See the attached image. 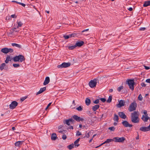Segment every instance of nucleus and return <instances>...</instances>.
<instances>
[{
  "instance_id": "nucleus-33",
  "label": "nucleus",
  "mask_w": 150,
  "mask_h": 150,
  "mask_svg": "<svg viewBox=\"0 0 150 150\" xmlns=\"http://www.w3.org/2000/svg\"><path fill=\"white\" fill-rule=\"evenodd\" d=\"M76 47V46L75 45H72L71 46H69L68 47V49L69 50H72L74 49Z\"/></svg>"
},
{
  "instance_id": "nucleus-23",
  "label": "nucleus",
  "mask_w": 150,
  "mask_h": 150,
  "mask_svg": "<svg viewBox=\"0 0 150 150\" xmlns=\"http://www.w3.org/2000/svg\"><path fill=\"white\" fill-rule=\"evenodd\" d=\"M80 138H78L74 142V144L75 145V147H76H76H77L79 146V144H78V143L80 141Z\"/></svg>"
},
{
  "instance_id": "nucleus-39",
  "label": "nucleus",
  "mask_w": 150,
  "mask_h": 150,
  "mask_svg": "<svg viewBox=\"0 0 150 150\" xmlns=\"http://www.w3.org/2000/svg\"><path fill=\"white\" fill-rule=\"evenodd\" d=\"M142 97L141 94H139L138 97V99L139 100L142 101Z\"/></svg>"
},
{
  "instance_id": "nucleus-13",
  "label": "nucleus",
  "mask_w": 150,
  "mask_h": 150,
  "mask_svg": "<svg viewBox=\"0 0 150 150\" xmlns=\"http://www.w3.org/2000/svg\"><path fill=\"white\" fill-rule=\"evenodd\" d=\"M139 130L143 132H145L150 130V129L148 126L147 127H140Z\"/></svg>"
},
{
  "instance_id": "nucleus-52",
  "label": "nucleus",
  "mask_w": 150,
  "mask_h": 150,
  "mask_svg": "<svg viewBox=\"0 0 150 150\" xmlns=\"http://www.w3.org/2000/svg\"><path fill=\"white\" fill-rule=\"evenodd\" d=\"M145 29H146V28H144V27H142V28H140L139 30H140L142 31V30H145Z\"/></svg>"
},
{
  "instance_id": "nucleus-10",
  "label": "nucleus",
  "mask_w": 150,
  "mask_h": 150,
  "mask_svg": "<svg viewBox=\"0 0 150 150\" xmlns=\"http://www.w3.org/2000/svg\"><path fill=\"white\" fill-rule=\"evenodd\" d=\"M122 125L125 127H132L133 125L129 124V122L127 121H124L122 122Z\"/></svg>"
},
{
  "instance_id": "nucleus-49",
  "label": "nucleus",
  "mask_w": 150,
  "mask_h": 150,
  "mask_svg": "<svg viewBox=\"0 0 150 150\" xmlns=\"http://www.w3.org/2000/svg\"><path fill=\"white\" fill-rule=\"evenodd\" d=\"M100 100L103 102H105L106 100V99L104 98H100Z\"/></svg>"
},
{
  "instance_id": "nucleus-26",
  "label": "nucleus",
  "mask_w": 150,
  "mask_h": 150,
  "mask_svg": "<svg viewBox=\"0 0 150 150\" xmlns=\"http://www.w3.org/2000/svg\"><path fill=\"white\" fill-rule=\"evenodd\" d=\"M113 120L114 121L118 122L119 120V116L118 115L116 114L114 115L113 117Z\"/></svg>"
},
{
  "instance_id": "nucleus-18",
  "label": "nucleus",
  "mask_w": 150,
  "mask_h": 150,
  "mask_svg": "<svg viewBox=\"0 0 150 150\" xmlns=\"http://www.w3.org/2000/svg\"><path fill=\"white\" fill-rule=\"evenodd\" d=\"M112 141H114L113 138V139H108L106 141L100 144V146H102L104 144L109 143Z\"/></svg>"
},
{
  "instance_id": "nucleus-16",
  "label": "nucleus",
  "mask_w": 150,
  "mask_h": 150,
  "mask_svg": "<svg viewBox=\"0 0 150 150\" xmlns=\"http://www.w3.org/2000/svg\"><path fill=\"white\" fill-rule=\"evenodd\" d=\"M46 90V88L45 87H44L42 88H41L40 90L37 93H36V95H38L39 94H40L42 93L44 91H45Z\"/></svg>"
},
{
  "instance_id": "nucleus-43",
  "label": "nucleus",
  "mask_w": 150,
  "mask_h": 150,
  "mask_svg": "<svg viewBox=\"0 0 150 150\" xmlns=\"http://www.w3.org/2000/svg\"><path fill=\"white\" fill-rule=\"evenodd\" d=\"M99 102V100L97 99L95 101H93V103L95 104H97Z\"/></svg>"
},
{
  "instance_id": "nucleus-53",
  "label": "nucleus",
  "mask_w": 150,
  "mask_h": 150,
  "mask_svg": "<svg viewBox=\"0 0 150 150\" xmlns=\"http://www.w3.org/2000/svg\"><path fill=\"white\" fill-rule=\"evenodd\" d=\"M144 67L145 69H146V70H148L150 69L149 67L148 66H144Z\"/></svg>"
},
{
  "instance_id": "nucleus-42",
  "label": "nucleus",
  "mask_w": 150,
  "mask_h": 150,
  "mask_svg": "<svg viewBox=\"0 0 150 150\" xmlns=\"http://www.w3.org/2000/svg\"><path fill=\"white\" fill-rule=\"evenodd\" d=\"M115 128L113 127H110L108 128V129L111 131H114L115 130Z\"/></svg>"
},
{
  "instance_id": "nucleus-59",
  "label": "nucleus",
  "mask_w": 150,
  "mask_h": 150,
  "mask_svg": "<svg viewBox=\"0 0 150 150\" xmlns=\"http://www.w3.org/2000/svg\"><path fill=\"white\" fill-rule=\"evenodd\" d=\"M69 129H73V127L72 126H70L69 127Z\"/></svg>"
},
{
  "instance_id": "nucleus-61",
  "label": "nucleus",
  "mask_w": 150,
  "mask_h": 150,
  "mask_svg": "<svg viewBox=\"0 0 150 150\" xmlns=\"http://www.w3.org/2000/svg\"><path fill=\"white\" fill-rule=\"evenodd\" d=\"M113 91V90L112 89H109V91L110 92H112Z\"/></svg>"
},
{
  "instance_id": "nucleus-24",
  "label": "nucleus",
  "mask_w": 150,
  "mask_h": 150,
  "mask_svg": "<svg viewBox=\"0 0 150 150\" xmlns=\"http://www.w3.org/2000/svg\"><path fill=\"white\" fill-rule=\"evenodd\" d=\"M57 138V137L56 134L53 133L52 134L51 139L52 140H55Z\"/></svg>"
},
{
  "instance_id": "nucleus-21",
  "label": "nucleus",
  "mask_w": 150,
  "mask_h": 150,
  "mask_svg": "<svg viewBox=\"0 0 150 150\" xmlns=\"http://www.w3.org/2000/svg\"><path fill=\"white\" fill-rule=\"evenodd\" d=\"M99 107L100 105H96L93 106L92 109L93 111H95L99 108Z\"/></svg>"
},
{
  "instance_id": "nucleus-6",
  "label": "nucleus",
  "mask_w": 150,
  "mask_h": 150,
  "mask_svg": "<svg viewBox=\"0 0 150 150\" xmlns=\"http://www.w3.org/2000/svg\"><path fill=\"white\" fill-rule=\"evenodd\" d=\"M125 140V139L124 137H116L113 138L114 141L117 142H123Z\"/></svg>"
},
{
  "instance_id": "nucleus-55",
  "label": "nucleus",
  "mask_w": 150,
  "mask_h": 150,
  "mask_svg": "<svg viewBox=\"0 0 150 150\" xmlns=\"http://www.w3.org/2000/svg\"><path fill=\"white\" fill-rule=\"evenodd\" d=\"M146 82L150 83V79H148L146 80Z\"/></svg>"
},
{
  "instance_id": "nucleus-35",
  "label": "nucleus",
  "mask_w": 150,
  "mask_h": 150,
  "mask_svg": "<svg viewBox=\"0 0 150 150\" xmlns=\"http://www.w3.org/2000/svg\"><path fill=\"white\" fill-rule=\"evenodd\" d=\"M10 56H8L6 58L5 60V62L6 63H8V62L9 61H11V60L10 59Z\"/></svg>"
},
{
  "instance_id": "nucleus-57",
  "label": "nucleus",
  "mask_w": 150,
  "mask_h": 150,
  "mask_svg": "<svg viewBox=\"0 0 150 150\" xmlns=\"http://www.w3.org/2000/svg\"><path fill=\"white\" fill-rule=\"evenodd\" d=\"M63 126V125H60L58 127V129H60L62 128Z\"/></svg>"
},
{
  "instance_id": "nucleus-45",
  "label": "nucleus",
  "mask_w": 150,
  "mask_h": 150,
  "mask_svg": "<svg viewBox=\"0 0 150 150\" xmlns=\"http://www.w3.org/2000/svg\"><path fill=\"white\" fill-rule=\"evenodd\" d=\"M8 53L9 52L11 53L13 52V50L11 48H8Z\"/></svg>"
},
{
  "instance_id": "nucleus-29",
  "label": "nucleus",
  "mask_w": 150,
  "mask_h": 150,
  "mask_svg": "<svg viewBox=\"0 0 150 150\" xmlns=\"http://www.w3.org/2000/svg\"><path fill=\"white\" fill-rule=\"evenodd\" d=\"M91 132H89L88 133H86L84 136H83L84 134H83L82 137L83 138H85V137L88 138L90 137V134H91Z\"/></svg>"
},
{
  "instance_id": "nucleus-40",
  "label": "nucleus",
  "mask_w": 150,
  "mask_h": 150,
  "mask_svg": "<svg viewBox=\"0 0 150 150\" xmlns=\"http://www.w3.org/2000/svg\"><path fill=\"white\" fill-rule=\"evenodd\" d=\"M123 86H120L119 87H118L117 88V90L119 92H120L121 90L123 89Z\"/></svg>"
},
{
  "instance_id": "nucleus-36",
  "label": "nucleus",
  "mask_w": 150,
  "mask_h": 150,
  "mask_svg": "<svg viewBox=\"0 0 150 150\" xmlns=\"http://www.w3.org/2000/svg\"><path fill=\"white\" fill-rule=\"evenodd\" d=\"M17 24L18 25L17 28H18L19 27H21L22 26V25L23 24L21 21L17 22Z\"/></svg>"
},
{
  "instance_id": "nucleus-64",
  "label": "nucleus",
  "mask_w": 150,
  "mask_h": 150,
  "mask_svg": "<svg viewBox=\"0 0 150 150\" xmlns=\"http://www.w3.org/2000/svg\"><path fill=\"white\" fill-rule=\"evenodd\" d=\"M139 139V134L138 135V136H137V137H136V139Z\"/></svg>"
},
{
  "instance_id": "nucleus-31",
  "label": "nucleus",
  "mask_w": 150,
  "mask_h": 150,
  "mask_svg": "<svg viewBox=\"0 0 150 150\" xmlns=\"http://www.w3.org/2000/svg\"><path fill=\"white\" fill-rule=\"evenodd\" d=\"M74 147V144L72 143L67 146V148L69 150H71Z\"/></svg>"
},
{
  "instance_id": "nucleus-47",
  "label": "nucleus",
  "mask_w": 150,
  "mask_h": 150,
  "mask_svg": "<svg viewBox=\"0 0 150 150\" xmlns=\"http://www.w3.org/2000/svg\"><path fill=\"white\" fill-rule=\"evenodd\" d=\"M62 138L64 140H65V139H66V138H67V136H66V135L65 134H64L63 135V136H62Z\"/></svg>"
},
{
  "instance_id": "nucleus-15",
  "label": "nucleus",
  "mask_w": 150,
  "mask_h": 150,
  "mask_svg": "<svg viewBox=\"0 0 150 150\" xmlns=\"http://www.w3.org/2000/svg\"><path fill=\"white\" fill-rule=\"evenodd\" d=\"M50 82V78L49 77L47 76L45 78L43 84L44 85H46L47 84Z\"/></svg>"
},
{
  "instance_id": "nucleus-9",
  "label": "nucleus",
  "mask_w": 150,
  "mask_h": 150,
  "mask_svg": "<svg viewBox=\"0 0 150 150\" xmlns=\"http://www.w3.org/2000/svg\"><path fill=\"white\" fill-rule=\"evenodd\" d=\"M18 103L16 101H13L9 105L10 109H13L15 108L18 105Z\"/></svg>"
},
{
  "instance_id": "nucleus-41",
  "label": "nucleus",
  "mask_w": 150,
  "mask_h": 150,
  "mask_svg": "<svg viewBox=\"0 0 150 150\" xmlns=\"http://www.w3.org/2000/svg\"><path fill=\"white\" fill-rule=\"evenodd\" d=\"M76 109L79 111H82L83 110V109L81 106H79V107L76 108Z\"/></svg>"
},
{
  "instance_id": "nucleus-30",
  "label": "nucleus",
  "mask_w": 150,
  "mask_h": 150,
  "mask_svg": "<svg viewBox=\"0 0 150 150\" xmlns=\"http://www.w3.org/2000/svg\"><path fill=\"white\" fill-rule=\"evenodd\" d=\"M6 64L5 63H3L0 66V70L1 71H2L3 70V69H4V67L6 66Z\"/></svg>"
},
{
  "instance_id": "nucleus-58",
  "label": "nucleus",
  "mask_w": 150,
  "mask_h": 150,
  "mask_svg": "<svg viewBox=\"0 0 150 150\" xmlns=\"http://www.w3.org/2000/svg\"><path fill=\"white\" fill-rule=\"evenodd\" d=\"M128 10L130 11H131L133 10L132 8V7H130L128 9Z\"/></svg>"
},
{
  "instance_id": "nucleus-2",
  "label": "nucleus",
  "mask_w": 150,
  "mask_h": 150,
  "mask_svg": "<svg viewBox=\"0 0 150 150\" xmlns=\"http://www.w3.org/2000/svg\"><path fill=\"white\" fill-rule=\"evenodd\" d=\"M13 60L14 62H22L25 60L23 56L21 54H19L18 56H16L13 57Z\"/></svg>"
},
{
  "instance_id": "nucleus-63",
  "label": "nucleus",
  "mask_w": 150,
  "mask_h": 150,
  "mask_svg": "<svg viewBox=\"0 0 150 150\" xmlns=\"http://www.w3.org/2000/svg\"><path fill=\"white\" fill-rule=\"evenodd\" d=\"M51 103H50L47 105V107H49L50 106Z\"/></svg>"
},
{
  "instance_id": "nucleus-51",
  "label": "nucleus",
  "mask_w": 150,
  "mask_h": 150,
  "mask_svg": "<svg viewBox=\"0 0 150 150\" xmlns=\"http://www.w3.org/2000/svg\"><path fill=\"white\" fill-rule=\"evenodd\" d=\"M141 85L142 87H145L146 86V84L144 83H142L141 84Z\"/></svg>"
},
{
  "instance_id": "nucleus-44",
  "label": "nucleus",
  "mask_w": 150,
  "mask_h": 150,
  "mask_svg": "<svg viewBox=\"0 0 150 150\" xmlns=\"http://www.w3.org/2000/svg\"><path fill=\"white\" fill-rule=\"evenodd\" d=\"M82 134L81 132H79V131H77V133L76 134V136H80Z\"/></svg>"
},
{
  "instance_id": "nucleus-27",
  "label": "nucleus",
  "mask_w": 150,
  "mask_h": 150,
  "mask_svg": "<svg viewBox=\"0 0 150 150\" xmlns=\"http://www.w3.org/2000/svg\"><path fill=\"white\" fill-rule=\"evenodd\" d=\"M11 45L13 47L15 46L16 47L20 48H21V45L16 44V43H12L11 44Z\"/></svg>"
},
{
  "instance_id": "nucleus-54",
  "label": "nucleus",
  "mask_w": 150,
  "mask_h": 150,
  "mask_svg": "<svg viewBox=\"0 0 150 150\" xmlns=\"http://www.w3.org/2000/svg\"><path fill=\"white\" fill-rule=\"evenodd\" d=\"M89 29H85V30H82V33H83L84 32H85L86 31H88L89 30Z\"/></svg>"
},
{
  "instance_id": "nucleus-4",
  "label": "nucleus",
  "mask_w": 150,
  "mask_h": 150,
  "mask_svg": "<svg viewBox=\"0 0 150 150\" xmlns=\"http://www.w3.org/2000/svg\"><path fill=\"white\" fill-rule=\"evenodd\" d=\"M127 82V83H126L128 85L130 88L132 90H133L134 89V80L133 79H128L127 81H126V83Z\"/></svg>"
},
{
  "instance_id": "nucleus-1",
  "label": "nucleus",
  "mask_w": 150,
  "mask_h": 150,
  "mask_svg": "<svg viewBox=\"0 0 150 150\" xmlns=\"http://www.w3.org/2000/svg\"><path fill=\"white\" fill-rule=\"evenodd\" d=\"M139 113L138 111H134L131 114L130 116L131 121L132 123H137L139 122Z\"/></svg>"
},
{
  "instance_id": "nucleus-3",
  "label": "nucleus",
  "mask_w": 150,
  "mask_h": 150,
  "mask_svg": "<svg viewBox=\"0 0 150 150\" xmlns=\"http://www.w3.org/2000/svg\"><path fill=\"white\" fill-rule=\"evenodd\" d=\"M137 107V103H136V101H134V102L132 103L130 105L128 108V110L129 112L134 111L136 110Z\"/></svg>"
},
{
  "instance_id": "nucleus-17",
  "label": "nucleus",
  "mask_w": 150,
  "mask_h": 150,
  "mask_svg": "<svg viewBox=\"0 0 150 150\" xmlns=\"http://www.w3.org/2000/svg\"><path fill=\"white\" fill-rule=\"evenodd\" d=\"M23 142V141H18L16 142L15 143V145L16 146L20 147L22 145Z\"/></svg>"
},
{
  "instance_id": "nucleus-28",
  "label": "nucleus",
  "mask_w": 150,
  "mask_h": 150,
  "mask_svg": "<svg viewBox=\"0 0 150 150\" xmlns=\"http://www.w3.org/2000/svg\"><path fill=\"white\" fill-rule=\"evenodd\" d=\"M149 5H150V1H145L144 4H143V6L144 7H146Z\"/></svg>"
},
{
  "instance_id": "nucleus-56",
  "label": "nucleus",
  "mask_w": 150,
  "mask_h": 150,
  "mask_svg": "<svg viewBox=\"0 0 150 150\" xmlns=\"http://www.w3.org/2000/svg\"><path fill=\"white\" fill-rule=\"evenodd\" d=\"M76 35L75 33H72L71 34H70V35H71V37H74V36H75Z\"/></svg>"
},
{
  "instance_id": "nucleus-38",
  "label": "nucleus",
  "mask_w": 150,
  "mask_h": 150,
  "mask_svg": "<svg viewBox=\"0 0 150 150\" xmlns=\"http://www.w3.org/2000/svg\"><path fill=\"white\" fill-rule=\"evenodd\" d=\"M13 65L15 68H18L20 66L19 64H13Z\"/></svg>"
},
{
  "instance_id": "nucleus-48",
  "label": "nucleus",
  "mask_w": 150,
  "mask_h": 150,
  "mask_svg": "<svg viewBox=\"0 0 150 150\" xmlns=\"http://www.w3.org/2000/svg\"><path fill=\"white\" fill-rule=\"evenodd\" d=\"M11 17L13 18H17V16H16L15 14L12 15L10 16V18Z\"/></svg>"
},
{
  "instance_id": "nucleus-5",
  "label": "nucleus",
  "mask_w": 150,
  "mask_h": 150,
  "mask_svg": "<svg viewBox=\"0 0 150 150\" xmlns=\"http://www.w3.org/2000/svg\"><path fill=\"white\" fill-rule=\"evenodd\" d=\"M97 83V80L94 79L93 80H91L89 82L88 84L90 87L91 88L95 87Z\"/></svg>"
},
{
  "instance_id": "nucleus-46",
  "label": "nucleus",
  "mask_w": 150,
  "mask_h": 150,
  "mask_svg": "<svg viewBox=\"0 0 150 150\" xmlns=\"http://www.w3.org/2000/svg\"><path fill=\"white\" fill-rule=\"evenodd\" d=\"M27 98V97L25 96L21 98V101H23L25 99Z\"/></svg>"
},
{
  "instance_id": "nucleus-12",
  "label": "nucleus",
  "mask_w": 150,
  "mask_h": 150,
  "mask_svg": "<svg viewBox=\"0 0 150 150\" xmlns=\"http://www.w3.org/2000/svg\"><path fill=\"white\" fill-rule=\"evenodd\" d=\"M125 102L124 100H121L119 101V103L117 105V107L120 108L125 105Z\"/></svg>"
},
{
  "instance_id": "nucleus-25",
  "label": "nucleus",
  "mask_w": 150,
  "mask_h": 150,
  "mask_svg": "<svg viewBox=\"0 0 150 150\" xmlns=\"http://www.w3.org/2000/svg\"><path fill=\"white\" fill-rule=\"evenodd\" d=\"M85 103L88 106L91 103L90 99L88 98H86L85 100Z\"/></svg>"
},
{
  "instance_id": "nucleus-19",
  "label": "nucleus",
  "mask_w": 150,
  "mask_h": 150,
  "mask_svg": "<svg viewBox=\"0 0 150 150\" xmlns=\"http://www.w3.org/2000/svg\"><path fill=\"white\" fill-rule=\"evenodd\" d=\"M84 43V42L83 41H81L80 42H77L76 44L75 45L76 47H81L82 46L83 44Z\"/></svg>"
},
{
  "instance_id": "nucleus-20",
  "label": "nucleus",
  "mask_w": 150,
  "mask_h": 150,
  "mask_svg": "<svg viewBox=\"0 0 150 150\" xmlns=\"http://www.w3.org/2000/svg\"><path fill=\"white\" fill-rule=\"evenodd\" d=\"M141 119L144 122H146L148 120L149 118L148 117V116H146L143 115Z\"/></svg>"
},
{
  "instance_id": "nucleus-8",
  "label": "nucleus",
  "mask_w": 150,
  "mask_h": 150,
  "mask_svg": "<svg viewBox=\"0 0 150 150\" xmlns=\"http://www.w3.org/2000/svg\"><path fill=\"white\" fill-rule=\"evenodd\" d=\"M70 65L71 63L69 62H64L62 63L61 64L58 65L57 66V67L58 68H66L70 66Z\"/></svg>"
},
{
  "instance_id": "nucleus-34",
  "label": "nucleus",
  "mask_w": 150,
  "mask_h": 150,
  "mask_svg": "<svg viewBox=\"0 0 150 150\" xmlns=\"http://www.w3.org/2000/svg\"><path fill=\"white\" fill-rule=\"evenodd\" d=\"M112 96H109L108 99L107 100V102L110 103L112 101Z\"/></svg>"
},
{
  "instance_id": "nucleus-7",
  "label": "nucleus",
  "mask_w": 150,
  "mask_h": 150,
  "mask_svg": "<svg viewBox=\"0 0 150 150\" xmlns=\"http://www.w3.org/2000/svg\"><path fill=\"white\" fill-rule=\"evenodd\" d=\"M75 121L72 118H69L67 120H64L63 121L64 124H66L68 125H70L71 124L74 123Z\"/></svg>"
},
{
  "instance_id": "nucleus-62",
  "label": "nucleus",
  "mask_w": 150,
  "mask_h": 150,
  "mask_svg": "<svg viewBox=\"0 0 150 150\" xmlns=\"http://www.w3.org/2000/svg\"><path fill=\"white\" fill-rule=\"evenodd\" d=\"M72 103H73V104H74V105H76V104H75V100H73V102H72Z\"/></svg>"
},
{
  "instance_id": "nucleus-37",
  "label": "nucleus",
  "mask_w": 150,
  "mask_h": 150,
  "mask_svg": "<svg viewBox=\"0 0 150 150\" xmlns=\"http://www.w3.org/2000/svg\"><path fill=\"white\" fill-rule=\"evenodd\" d=\"M63 37L65 39H67L71 37V35H64Z\"/></svg>"
},
{
  "instance_id": "nucleus-32",
  "label": "nucleus",
  "mask_w": 150,
  "mask_h": 150,
  "mask_svg": "<svg viewBox=\"0 0 150 150\" xmlns=\"http://www.w3.org/2000/svg\"><path fill=\"white\" fill-rule=\"evenodd\" d=\"M12 2H13L16 3L17 4H19L22 6L23 7H25V4L23 3H21V2H18L15 1H12Z\"/></svg>"
},
{
  "instance_id": "nucleus-22",
  "label": "nucleus",
  "mask_w": 150,
  "mask_h": 150,
  "mask_svg": "<svg viewBox=\"0 0 150 150\" xmlns=\"http://www.w3.org/2000/svg\"><path fill=\"white\" fill-rule=\"evenodd\" d=\"M1 51L4 54H7L8 51V48L6 47L3 48L1 49Z\"/></svg>"
},
{
  "instance_id": "nucleus-50",
  "label": "nucleus",
  "mask_w": 150,
  "mask_h": 150,
  "mask_svg": "<svg viewBox=\"0 0 150 150\" xmlns=\"http://www.w3.org/2000/svg\"><path fill=\"white\" fill-rule=\"evenodd\" d=\"M144 113L145 115V116H148V114L147 113V111L146 110H144Z\"/></svg>"
},
{
  "instance_id": "nucleus-11",
  "label": "nucleus",
  "mask_w": 150,
  "mask_h": 150,
  "mask_svg": "<svg viewBox=\"0 0 150 150\" xmlns=\"http://www.w3.org/2000/svg\"><path fill=\"white\" fill-rule=\"evenodd\" d=\"M73 117L74 119L77 122H79L80 121L83 122L84 121L83 119L78 117L77 115H74L73 116Z\"/></svg>"
},
{
  "instance_id": "nucleus-60",
  "label": "nucleus",
  "mask_w": 150,
  "mask_h": 150,
  "mask_svg": "<svg viewBox=\"0 0 150 150\" xmlns=\"http://www.w3.org/2000/svg\"><path fill=\"white\" fill-rule=\"evenodd\" d=\"M64 131L63 130H59L58 131V132L60 133H63V132Z\"/></svg>"
},
{
  "instance_id": "nucleus-14",
  "label": "nucleus",
  "mask_w": 150,
  "mask_h": 150,
  "mask_svg": "<svg viewBox=\"0 0 150 150\" xmlns=\"http://www.w3.org/2000/svg\"><path fill=\"white\" fill-rule=\"evenodd\" d=\"M118 115L122 119H125L127 116L123 112H119L118 113Z\"/></svg>"
}]
</instances>
